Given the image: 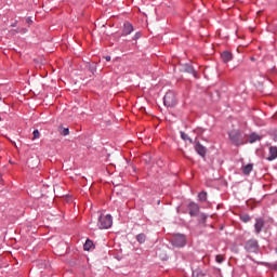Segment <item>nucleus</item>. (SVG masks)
Segmentation results:
<instances>
[{"label":"nucleus","instance_id":"5","mask_svg":"<svg viewBox=\"0 0 277 277\" xmlns=\"http://www.w3.org/2000/svg\"><path fill=\"white\" fill-rule=\"evenodd\" d=\"M166 107H174V93L168 92L163 97Z\"/></svg>","mask_w":277,"mask_h":277},{"label":"nucleus","instance_id":"2","mask_svg":"<svg viewBox=\"0 0 277 277\" xmlns=\"http://www.w3.org/2000/svg\"><path fill=\"white\" fill-rule=\"evenodd\" d=\"M229 140L235 146H241L243 144V138L241 137V132H239V130L230 131Z\"/></svg>","mask_w":277,"mask_h":277},{"label":"nucleus","instance_id":"13","mask_svg":"<svg viewBox=\"0 0 277 277\" xmlns=\"http://www.w3.org/2000/svg\"><path fill=\"white\" fill-rule=\"evenodd\" d=\"M259 140H261V136L256 133H251L249 135V142L250 144H254V142H259Z\"/></svg>","mask_w":277,"mask_h":277},{"label":"nucleus","instance_id":"3","mask_svg":"<svg viewBox=\"0 0 277 277\" xmlns=\"http://www.w3.org/2000/svg\"><path fill=\"white\" fill-rule=\"evenodd\" d=\"M187 246V236L184 234L174 235V247L175 248H185Z\"/></svg>","mask_w":277,"mask_h":277},{"label":"nucleus","instance_id":"14","mask_svg":"<svg viewBox=\"0 0 277 277\" xmlns=\"http://www.w3.org/2000/svg\"><path fill=\"white\" fill-rule=\"evenodd\" d=\"M58 133L64 136L70 135V130L61 126L58 127Z\"/></svg>","mask_w":277,"mask_h":277},{"label":"nucleus","instance_id":"20","mask_svg":"<svg viewBox=\"0 0 277 277\" xmlns=\"http://www.w3.org/2000/svg\"><path fill=\"white\" fill-rule=\"evenodd\" d=\"M198 199H199L201 202H205V201L207 200V192H201V193H199Z\"/></svg>","mask_w":277,"mask_h":277},{"label":"nucleus","instance_id":"21","mask_svg":"<svg viewBox=\"0 0 277 277\" xmlns=\"http://www.w3.org/2000/svg\"><path fill=\"white\" fill-rule=\"evenodd\" d=\"M199 222H201V224H205V222H206V220H207V214H205V213H201L200 215H199Z\"/></svg>","mask_w":277,"mask_h":277},{"label":"nucleus","instance_id":"6","mask_svg":"<svg viewBox=\"0 0 277 277\" xmlns=\"http://www.w3.org/2000/svg\"><path fill=\"white\" fill-rule=\"evenodd\" d=\"M188 209H189V215L192 217H196V215H198V213H200V206H198L195 202H190L188 205Z\"/></svg>","mask_w":277,"mask_h":277},{"label":"nucleus","instance_id":"29","mask_svg":"<svg viewBox=\"0 0 277 277\" xmlns=\"http://www.w3.org/2000/svg\"><path fill=\"white\" fill-rule=\"evenodd\" d=\"M16 25H17V22L13 23V24L11 25V27H16Z\"/></svg>","mask_w":277,"mask_h":277},{"label":"nucleus","instance_id":"9","mask_svg":"<svg viewBox=\"0 0 277 277\" xmlns=\"http://www.w3.org/2000/svg\"><path fill=\"white\" fill-rule=\"evenodd\" d=\"M195 150L200 155V157H207V147L202 146V144L197 143L195 146Z\"/></svg>","mask_w":277,"mask_h":277},{"label":"nucleus","instance_id":"27","mask_svg":"<svg viewBox=\"0 0 277 277\" xmlns=\"http://www.w3.org/2000/svg\"><path fill=\"white\" fill-rule=\"evenodd\" d=\"M104 60H106V62H111V56H109V55L104 56Z\"/></svg>","mask_w":277,"mask_h":277},{"label":"nucleus","instance_id":"24","mask_svg":"<svg viewBox=\"0 0 277 277\" xmlns=\"http://www.w3.org/2000/svg\"><path fill=\"white\" fill-rule=\"evenodd\" d=\"M215 261L216 263H224V258L222 255H216Z\"/></svg>","mask_w":277,"mask_h":277},{"label":"nucleus","instance_id":"31","mask_svg":"<svg viewBox=\"0 0 277 277\" xmlns=\"http://www.w3.org/2000/svg\"><path fill=\"white\" fill-rule=\"evenodd\" d=\"M22 31H23V34H27V29H23Z\"/></svg>","mask_w":277,"mask_h":277},{"label":"nucleus","instance_id":"8","mask_svg":"<svg viewBox=\"0 0 277 277\" xmlns=\"http://www.w3.org/2000/svg\"><path fill=\"white\" fill-rule=\"evenodd\" d=\"M131 34H133V24L126 22L123 24L122 36H129Z\"/></svg>","mask_w":277,"mask_h":277},{"label":"nucleus","instance_id":"28","mask_svg":"<svg viewBox=\"0 0 277 277\" xmlns=\"http://www.w3.org/2000/svg\"><path fill=\"white\" fill-rule=\"evenodd\" d=\"M28 163H29V168H36V166L31 164V160Z\"/></svg>","mask_w":277,"mask_h":277},{"label":"nucleus","instance_id":"16","mask_svg":"<svg viewBox=\"0 0 277 277\" xmlns=\"http://www.w3.org/2000/svg\"><path fill=\"white\" fill-rule=\"evenodd\" d=\"M92 246H94V242H92V240L88 239L83 246L85 251H90L92 250Z\"/></svg>","mask_w":277,"mask_h":277},{"label":"nucleus","instance_id":"25","mask_svg":"<svg viewBox=\"0 0 277 277\" xmlns=\"http://www.w3.org/2000/svg\"><path fill=\"white\" fill-rule=\"evenodd\" d=\"M140 38H142V32H136L133 37V40H137Z\"/></svg>","mask_w":277,"mask_h":277},{"label":"nucleus","instance_id":"1","mask_svg":"<svg viewBox=\"0 0 277 277\" xmlns=\"http://www.w3.org/2000/svg\"><path fill=\"white\" fill-rule=\"evenodd\" d=\"M114 224V219L110 216V214H101L98 216L97 226L101 230L111 228Z\"/></svg>","mask_w":277,"mask_h":277},{"label":"nucleus","instance_id":"23","mask_svg":"<svg viewBox=\"0 0 277 277\" xmlns=\"http://www.w3.org/2000/svg\"><path fill=\"white\" fill-rule=\"evenodd\" d=\"M32 135H34L32 140H38V137H40V131L34 130Z\"/></svg>","mask_w":277,"mask_h":277},{"label":"nucleus","instance_id":"4","mask_svg":"<svg viewBox=\"0 0 277 277\" xmlns=\"http://www.w3.org/2000/svg\"><path fill=\"white\" fill-rule=\"evenodd\" d=\"M245 249L247 250V252H259V241L256 239H250L245 245Z\"/></svg>","mask_w":277,"mask_h":277},{"label":"nucleus","instance_id":"30","mask_svg":"<svg viewBox=\"0 0 277 277\" xmlns=\"http://www.w3.org/2000/svg\"><path fill=\"white\" fill-rule=\"evenodd\" d=\"M273 269L277 272V264H274Z\"/></svg>","mask_w":277,"mask_h":277},{"label":"nucleus","instance_id":"32","mask_svg":"<svg viewBox=\"0 0 277 277\" xmlns=\"http://www.w3.org/2000/svg\"><path fill=\"white\" fill-rule=\"evenodd\" d=\"M176 211H177V213H181V208H177Z\"/></svg>","mask_w":277,"mask_h":277},{"label":"nucleus","instance_id":"15","mask_svg":"<svg viewBox=\"0 0 277 277\" xmlns=\"http://www.w3.org/2000/svg\"><path fill=\"white\" fill-rule=\"evenodd\" d=\"M252 169H253V164L252 163H249V164H247V166H245L243 168H242V172H243V174H250V172H252Z\"/></svg>","mask_w":277,"mask_h":277},{"label":"nucleus","instance_id":"18","mask_svg":"<svg viewBox=\"0 0 277 277\" xmlns=\"http://www.w3.org/2000/svg\"><path fill=\"white\" fill-rule=\"evenodd\" d=\"M136 240L138 241V243H144L146 241V235L145 234H138L136 236Z\"/></svg>","mask_w":277,"mask_h":277},{"label":"nucleus","instance_id":"17","mask_svg":"<svg viewBox=\"0 0 277 277\" xmlns=\"http://www.w3.org/2000/svg\"><path fill=\"white\" fill-rule=\"evenodd\" d=\"M181 138L184 142H189V144H193V142H194L185 132H181Z\"/></svg>","mask_w":277,"mask_h":277},{"label":"nucleus","instance_id":"19","mask_svg":"<svg viewBox=\"0 0 277 277\" xmlns=\"http://www.w3.org/2000/svg\"><path fill=\"white\" fill-rule=\"evenodd\" d=\"M117 70H118L119 72H127V67L124 66V64L119 63V64L117 65Z\"/></svg>","mask_w":277,"mask_h":277},{"label":"nucleus","instance_id":"10","mask_svg":"<svg viewBox=\"0 0 277 277\" xmlns=\"http://www.w3.org/2000/svg\"><path fill=\"white\" fill-rule=\"evenodd\" d=\"M274 159H277V147L271 146L269 147V156L267 158L268 161H274Z\"/></svg>","mask_w":277,"mask_h":277},{"label":"nucleus","instance_id":"26","mask_svg":"<svg viewBox=\"0 0 277 277\" xmlns=\"http://www.w3.org/2000/svg\"><path fill=\"white\" fill-rule=\"evenodd\" d=\"M26 23H27L28 25H31V23H34V21L31 19V17H27V18H26Z\"/></svg>","mask_w":277,"mask_h":277},{"label":"nucleus","instance_id":"22","mask_svg":"<svg viewBox=\"0 0 277 277\" xmlns=\"http://www.w3.org/2000/svg\"><path fill=\"white\" fill-rule=\"evenodd\" d=\"M240 220H241L242 222H245V223H248V222L250 221V215L245 214V215L240 216Z\"/></svg>","mask_w":277,"mask_h":277},{"label":"nucleus","instance_id":"33","mask_svg":"<svg viewBox=\"0 0 277 277\" xmlns=\"http://www.w3.org/2000/svg\"><path fill=\"white\" fill-rule=\"evenodd\" d=\"M12 144H13L14 146H16V143H15V142H12Z\"/></svg>","mask_w":277,"mask_h":277},{"label":"nucleus","instance_id":"7","mask_svg":"<svg viewBox=\"0 0 277 277\" xmlns=\"http://www.w3.org/2000/svg\"><path fill=\"white\" fill-rule=\"evenodd\" d=\"M264 226H265V221H263V219H256L254 224V233L256 235L261 234V230H263Z\"/></svg>","mask_w":277,"mask_h":277},{"label":"nucleus","instance_id":"11","mask_svg":"<svg viewBox=\"0 0 277 277\" xmlns=\"http://www.w3.org/2000/svg\"><path fill=\"white\" fill-rule=\"evenodd\" d=\"M184 72H189L190 75H194L195 77H198V74L196 72V69H194V67L189 64H185L183 66V69Z\"/></svg>","mask_w":277,"mask_h":277},{"label":"nucleus","instance_id":"12","mask_svg":"<svg viewBox=\"0 0 277 277\" xmlns=\"http://www.w3.org/2000/svg\"><path fill=\"white\" fill-rule=\"evenodd\" d=\"M221 57L225 64H228L233 60V54L228 51H225L221 54Z\"/></svg>","mask_w":277,"mask_h":277}]
</instances>
